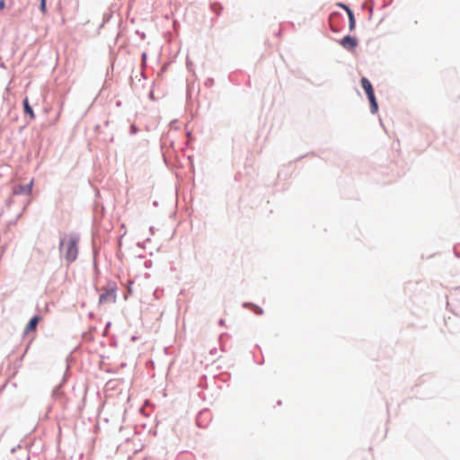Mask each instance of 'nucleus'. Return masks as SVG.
Instances as JSON below:
<instances>
[{"mask_svg":"<svg viewBox=\"0 0 460 460\" xmlns=\"http://www.w3.org/2000/svg\"><path fill=\"white\" fill-rule=\"evenodd\" d=\"M367 98L370 102L371 111L373 113L376 112L378 106H377V102H376V100L375 97V93H368Z\"/></svg>","mask_w":460,"mask_h":460,"instance_id":"0eeeda50","label":"nucleus"},{"mask_svg":"<svg viewBox=\"0 0 460 460\" xmlns=\"http://www.w3.org/2000/svg\"><path fill=\"white\" fill-rule=\"evenodd\" d=\"M137 131L136 126L132 125L131 126V133L135 134L136 132Z\"/></svg>","mask_w":460,"mask_h":460,"instance_id":"f8f14e48","label":"nucleus"},{"mask_svg":"<svg viewBox=\"0 0 460 460\" xmlns=\"http://www.w3.org/2000/svg\"><path fill=\"white\" fill-rule=\"evenodd\" d=\"M117 287L115 283H111L108 287L103 289V292L99 297V304H113L117 300L116 295Z\"/></svg>","mask_w":460,"mask_h":460,"instance_id":"f03ea898","label":"nucleus"},{"mask_svg":"<svg viewBox=\"0 0 460 460\" xmlns=\"http://www.w3.org/2000/svg\"><path fill=\"white\" fill-rule=\"evenodd\" d=\"M343 7L346 9V11L348 13L349 19V29H350V31H352L355 28V18H354L353 13L349 7H347L345 5H343Z\"/></svg>","mask_w":460,"mask_h":460,"instance_id":"1a4fd4ad","label":"nucleus"},{"mask_svg":"<svg viewBox=\"0 0 460 460\" xmlns=\"http://www.w3.org/2000/svg\"><path fill=\"white\" fill-rule=\"evenodd\" d=\"M40 320L41 317L39 315L32 317L25 328V333L34 332L36 330L37 324Z\"/></svg>","mask_w":460,"mask_h":460,"instance_id":"20e7f679","label":"nucleus"},{"mask_svg":"<svg viewBox=\"0 0 460 460\" xmlns=\"http://www.w3.org/2000/svg\"><path fill=\"white\" fill-rule=\"evenodd\" d=\"M79 239L75 235L68 234L61 238L59 249L65 259L68 262H72L76 259L78 252Z\"/></svg>","mask_w":460,"mask_h":460,"instance_id":"f257e3e1","label":"nucleus"},{"mask_svg":"<svg viewBox=\"0 0 460 460\" xmlns=\"http://www.w3.org/2000/svg\"><path fill=\"white\" fill-rule=\"evenodd\" d=\"M40 11L45 13L46 11H47V8H46V0H40Z\"/></svg>","mask_w":460,"mask_h":460,"instance_id":"9d476101","label":"nucleus"},{"mask_svg":"<svg viewBox=\"0 0 460 460\" xmlns=\"http://www.w3.org/2000/svg\"><path fill=\"white\" fill-rule=\"evenodd\" d=\"M5 7V3L4 0H0V11H2Z\"/></svg>","mask_w":460,"mask_h":460,"instance_id":"9b49d317","label":"nucleus"},{"mask_svg":"<svg viewBox=\"0 0 460 460\" xmlns=\"http://www.w3.org/2000/svg\"><path fill=\"white\" fill-rule=\"evenodd\" d=\"M23 108H24V112L26 114H28L31 119H33L35 118V114H34L32 108L29 104V101H28L27 97L23 100Z\"/></svg>","mask_w":460,"mask_h":460,"instance_id":"423d86ee","label":"nucleus"},{"mask_svg":"<svg viewBox=\"0 0 460 460\" xmlns=\"http://www.w3.org/2000/svg\"><path fill=\"white\" fill-rule=\"evenodd\" d=\"M341 45L344 48V49H354L357 45H358V41L355 38L353 37H350V36H345L341 40Z\"/></svg>","mask_w":460,"mask_h":460,"instance_id":"7ed1b4c3","label":"nucleus"},{"mask_svg":"<svg viewBox=\"0 0 460 460\" xmlns=\"http://www.w3.org/2000/svg\"><path fill=\"white\" fill-rule=\"evenodd\" d=\"M361 86L365 90L367 95H368V93H374L371 83L366 77L361 78Z\"/></svg>","mask_w":460,"mask_h":460,"instance_id":"39448f33","label":"nucleus"},{"mask_svg":"<svg viewBox=\"0 0 460 460\" xmlns=\"http://www.w3.org/2000/svg\"><path fill=\"white\" fill-rule=\"evenodd\" d=\"M367 98L370 102L371 111L373 113L376 112L378 106H377V102H376V100L375 97V93H368Z\"/></svg>","mask_w":460,"mask_h":460,"instance_id":"6e6552de","label":"nucleus"}]
</instances>
